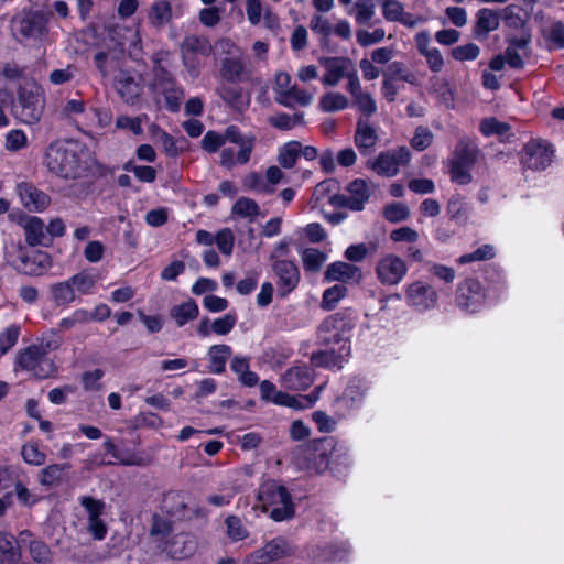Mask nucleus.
<instances>
[{
	"instance_id": "10",
	"label": "nucleus",
	"mask_w": 564,
	"mask_h": 564,
	"mask_svg": "<svg viewBox=\"0 0 564 564\" xmlns=\"http://www.w3.org/2000/svg\"><path fill=\"white\" fill-rule=\"evenodd\" d=\"M348 195L335 194L329 197V204L337 208H348L354 212H360L365 208L366 203L371 196L370 184L362 180L356 178L347 185Z\"/></svg>"
},
{
	"instance_id": "22",
	"label": "nucleus",
	"mask_w": 564,
	"mask_h": 564,
	"mask_svg": "<svg viewBox=\"0 0 564 564\" xmlns=\"http://www.w3.org/2000/svg\"><path fill=\"white\" fill-rule=\"evenodd\" d=\"M17 191L22 204L30 210L41 212L45 209L51 202L47 194L28 182L19 183Z\"/></svg>"
},
{
	"instance_id": "9",
	"label": "nucleus",
	"mask_w": 564,
	"mask_h": 564,
	"mask_svg": "<svg viewBox=\"0 0 564 564\" xmlns=\"http://www.w3.org/2000/svg\"><path fill=\"white\" fill-rule=\"evenodd\" d=\"M296 547L283 536H276L248 554L243 564H269L273 561L291 557L295 554Z\"/></svg>"
},
{
	"instance_id": "51",
	"label": "nucleus",
	"mask_w": 564,
	"mask_h": 564,
	"mask_svg": "<svg viewBox=\"0 0 564 564\" xmlns=\"http://www.w3.org/2000/svg\"><path fill=\"white\" fill-rule=\"evenodd\" d=\"M243 186L247 189L254 191L262 194H271L274 188L269 185L264 177L258 172H251L243 178Z\"/></svg>"
},
{
	"instance_id": "57",
	"label": "nucleus",
	"mask_w": 564,
	"mask_h": 564,
	"mask_svg": "<svg viewBox=\"0 0 564 564\" xmlns=\"http://www.w3.org/2000/svg\"><path fill=\"white\" fill-rule=\"evenodd\" d=\"M28 145L26 134L20 130L14 129L6 134L4 148L10 152H17Z\"/></svg>"
},
{
	"instance_id": "30",
	"label": "nucleus",
	"mask_w": 564,
	"mask_h": 564,
	"mask_svg": "<svg viewBox=\"0 0 564 564\" xmlns=\"http://www.w3.org/2000/svg\"><path fill=\"white\" fill-rule=\"evenodd\" d=\"M69 467L67 463L48 465L39 471L37 481L46 488L56 487L62 484L64 474Z\"/></svg>"
},
{
	"instance_id": "1",
	"label": "nucleus",
	"mask_w": 564,
	"mask_h": 564,
	"mask_svg": "<svg viewBox=\"0 0 564 564\" xmlns=\"http://www.w3.org/2000/svg\"><path fill=\"white\" fill-rule=\"evenodd\" d=\"M86 148L75 141L52 142L45 152L44 163L50 172L65 178L76 180L89 170Z\"/></svg>"
},
{
	"instance_id": "63",
	"label": "nucleus",
	"mask_w": 564,
	"mask_h": 564,
	"mask_svg": "<svg viewBox=\"0 0 564 564\" xmlns=\"http://www.w3.org/2000/svg\"><path fill=\"white\" fill-rule=\"evenodd\" d=\"M21 455L29 465L41 466L45 463V454L39 449L35 444H25L22 446Z\"/></svg>"
},
{
	"instance_id": "21",
	"label": "nucleus",
	"mask_w": 564,
	"mask_h": 564,
	"mask_svg": "<svg viewBox=\"0 0 564 564\" xmlns=\"http://www.w3.org/2000/svg\"><path fill=\"white\" fill-rule=\"evenodd\" d=\"M51 258L46 252L29 250L19 261L17 271L26 275H41L51 267Z\"/></svg>"
},
{
	"instance_id": "11",
	"label": "nucleus",
	"mask_w": 564,
	"mask_h": 564,
	"mask_svg": "<svg viewBox=\"0 0 564 564\" xmlns=\"http://www.w3.org/2000/svg\"><path fill=\"white\" fill-rule=\"evenodd\" d=\"M554 148L544 139L529 140L521 151V164L533 171L545 170L553 161Z\"/></svg>"
},
{
	"instance_id": "45",
	"label": "nucleus",
	"mask_w": 564,
	"mask_h": 564,
	"mask_svg": "<svg viewBox=\"0 0 564 564\" xmlns=\"http://www.w3.org/2000/svg\"><path fill=\"white\" fill-rule=\"evenodd\" d=\"M479 130L486 137H502L509 132L510 126L507 122L499 121L495 117H489L480 121Z\"/></svg>"
},
{
	"instance_id": "26",
	"label": "nucleus",
	"mask_w": 564,
	"mask_h": 564,
	"mask_svg": "<svg viewBox=\"0 0 564 564\" xmlns=\"http://www.w3.org/2000/svg\"><path fill=\"white\" fill-rule=\"evenodd\" d=\"M500 25V12L489 8H481L476 13V23L473 34L476 39H486L487 35Z\"/></svg>"
},
{
	"instance_id": "23",
	"label": "nucleus",
	"mask_w": 564,
	"mask_h": 564,
	"mask_svg": "<svg viewBox=\"0 0 564 564\" xmlns=\"http://www.w3.org/2000/svg\"><path fill=\"white\" fill-rule=\"evenodd\" d=\"M324 279L328 282L359 283L362 280V272L357 265L344 261H336L327 267Z\"/></svg>"
},
{
	"instance_id": "5",
	"label": "nucleus",
	"mask_w": 564,
	"mask_h": 564,
	"mask_svg": "<svg viewBox=\"0 0 564 564\" xmlns=\"http://www.w3.org/2000/svg\"><path fill=\"white\" fill-rule=\"evenodd\" d=\"M328 324L329 321L324 323L321 328L319 338L322 343L326 345L332 343L337 344L338 348L324 349L314 352L311 357V361L315 367L340 370L350 355V344L343 339L338 332H332L328 329Z\"/></svg>"
},
{
	"instance_id": "32",
	"label": "nucleus",
	"mask_w": 564,
	"mask_h": 564,
	"mask_svg": "<svg viewBox=\"0 0 564 564\" xmlns=\"http://www.w3.org/2000/svg\"><path fill=\"white\" fill-rule=\"evenodd\" d=\"M104 447L107 453L111 454V456L117 459L121 465L124 466H147L150 464V458L148 456H142L138 454H127L123 455L111 438L107 437L104 442Z\"/></svg>"
},
{
	"instance_id": "61",
	"label": "nucleus",
	"mask_w": 564,
	"mask_h": 564,
	"mask_svg": "<svg viewBox=\"0 0 564 564\" xmlns=\"http://www.w3.org/2000/svg\"><path fill=\"white\" fill-rule=\"evenodd\" d=\"M310 555L314 564L333 563L338 558L337 550L334 546H314Z\"/></svg>"
},
{
	"instance_id": "48",
	"label": "nucleus",
	"mask_w": 564,
	"mask_h": 564,
	"mask_svg": "<svg viewBox=\"0 0 564 564\" xmlns=\"http://www.w3.org/2000/svg\"><path fill=\"white\" fill-rule=\"evenodd\" d=\"M26 251L28 249L21 242H6L3 247V256L7 264L17 270L19 261L23 259Z\"/></svg>"
},
{
	"instance_id": "50",
	"label": "nucleus",
	"mask_w": 564,
	"mask_h": 564,
	"mask_svg": "<svg viewBox=\"0 0 564 564\" xmlns=\"http://www.w3.org/2000/svg\"><path fill=\"white\" fill-rule=\"evenodd\" d=\"M69 281L72 282L74 290H77L83 294H87L94 289L97 282V276L88 271H82L73 275Z\"/></svg>"
},
{
	"instance_id": "52",
	"label": "nucleus",
	"mask_w": 564,
	"mask_h": 564,
	"mask_svg": "<svg viewBox=\"0 0 564 564\" xmlns=\"http://www.w3.org/2000/svg\"><path fill=\"white\" fill-rule=\"evenodd\" d=\"M257 138L254 134L249 133L245 134L240 142L237 144L239 145V151L236 155L237 164H247L250 161L251 153L253 151L254 144H256Z\"/></svg>"
},
{
	"instance_id": "20",
	"label": "nucleus",
	"mask_w": 564,
	"mask_h": 564,
	"mask_svg": "<svg viewBox=\"0 0 564 564\" xmlns=\"http://www.w3.org/2000/svg\"><path fill=\"white\" fill-rule=\"evenodd\" d=\"M405 296L409 305L419 311L429 310L437 302L436 291L421 281L411 283L406 288Z\"/></svg>"
},
{
	"instance_id": "49",
	"label": "nucleus",
	"mask_w": 564,
	"mask_h": 564,
	"mask_svg": "<svg viewBox=\"0 0 564 564\" xmlns=\"http://www.w3.org/2000/svg\"><path fill=\"white\" fill-rule=\"evenodd\" d=\"M231 213L239 217H256L260 213L259 205L251 198L240 197L231 207Z\"/></svg>"
},
{
	"instance_id": "44",
	"label": "nucleus",
	"mask_w": 564,
	"mask_h": 564,
	"mask_svg": "<svg viewBox=\"0 0 564 564\" xmlns=\"http://www.w3.org/2000/svg\"><path fill=\"white\" fill-rule=\"evenodd\" d=\"M382 75H383L384 78H388V79L393 80V82L397 80V79H401V80H404V82H406L409 84H414L415 83L414 74L411 73L410 70H408L404 67L403 63L398 62V61L388 64V66L383 70Z\"/></svg>"
},
{
	"instance_id": "15",
	"label": "nucleus",
	"mask_w": 564,
	"mask_h": 564,
	"mask_svg": "<svg viewBox=\"0 0 564 564\" xmlns=\"http://www.w3.org/2000/svg\"><path fill=\"white\" fill-rule=\"evenodd\" d=\"M164 508L167 513L178 520H192L194 518H205L206 512L197 503L188 501L186 496L180 491H170L163 499Z\"/></svg>"
},
{
	"instance_id": "58",
	"label": "nucleus",
	"mask_w": 564,
	"mask_h": 564,
	"mask_svg": "<svg viewBox=\"0 0 564 564\" xmlns=\"http://www.w3.org/2000/svg\"><path fill=\"white\" fill-rule=\"evenodd\" d=\"M237 323V316L235 313H227L224 316L216 318L212 325V332L224 336L229 334Z\"/></svg>"
},
{
	"instance_id": "64",
	"label": "nucleus",
	"mask_w": 564,
	"mask_h": 564,
	"mask_svg": "<svg viewBox=\"0 0 564 564\" xmlns=\"http://www.w3.org/2000/svg\"><path fill=\"white\" fill-rule=\"evenodd\" d=\"M480 54V48L478 45L474 43H468L465 45L456 46L452 50V56L454 59L464 62V61H474Z\"/></svg>"
},
{
	"instance_id": "4",
	"label": "nucleus",
	"mask_w": 564,
	"mask_h": 564,
	"mask_svg": "<svg viewBox=\"0 0 564 564\" xmlns=\"http://www.w3.org/2000/svg\"><path fill=\"white\" fill-rule=\"evenodd\" d=\"M479 155L477 144L467 137L458 140L448 161L451 181L458 185H467L473 181L470 170Z\"/></svg>"
},
{
	"instance_id": "14",
	"label": "nucleus",
	"mask_w": 564,
	"mask_h": 564,
	"mask_svg": "<svg viewBox=\"0 0 564 564\" xmlns=\"http://www.w3.org/2000/svg\"><path fill=\"white\" fill-rule=\"evenodd\" d=\"M406 272L408 267L404 260L392 253L381 257L375 268L378 281L387 286L399 284Z\"/></svg>"
},
{
	"instance_id": "46",
	"label": "nucleus",
	"mask_w": 564,
	"mask_h": 564,
	"mask_svg": "<svg viewBox=\"0 0 564 564\" xmlns=\"http://www.w3.org/2000/svg\"><path fill=\"white\" fill-rule=\"evenodd\" d=\"M346 293L347 288L344 284H335L326 289L323 293L322 307L327 311L334 310Z\"/></svg>"
},
{
	"instance_id": "6",
	"label": "nucleus",
	"mask_w": 564,
	"mask_h": 564,
	"mask_svg": "<svg viewBox=\"0 0 564 564\" xmlns=\"http://www.w3.org/2000/svg\"><path fill=\"white\" fill-rule=\"evenodd\" d=\"M258 498L274 521L280 522L293 518L292 498L288 489L276 481L264 482L259 489Z\"/></svg>"
},
{
	"instance_id": "60",
	"label": "nucleus",
	"mask_w": 564,
	"mask_h": 564,
	"mask_svg": "<svg viewBox=\"0 0 564 564\" xmlns=\"http://www.w3.org/2000/svg\"><path fill=\"white\" fill-rule=\"evenodd\" d=\"M227 534L234 541H240L248 536L247 529L242 525L240 518L237 516H228L225 520Z\"/></svg>"
},
{
	"instance_id": "33",
	"label": "nucleus",
	"mask_w": 564,
	"mask_h": 564,
	"mask_svg": "<svg viewBox=\"0 0 564 564\" xmlns=\"http://www.w3.org/2000/svg\"><path fill=\"white\" fill-rule=\"evenodd\" d=\"M198 306L193 300L175 305L170 311L171 317L180 327L184 326L189 321L195 319L198 316Z\"/></svg>"
},
{
	"instance_id": "17",
	"label": "nucleus",
	"mask_w": 564,
	"mask_h": 564,
	"mask_svg": "<svg viewBox=\"0 0 564 564\" xmlns=\"http://www.w3.org/2000/svg\"><path fill=\"white\" fill-rule=\"evenodd\" d=\"M485 302V294L479 281L466 279L457 288L456 303L462 310L473 313L478 311Z\"/></svg>"
},
{
	"instance_id": "13",
	"label": "nucleus",
	"mask_w": 564,
	"mask_h": 564,
	"mask_svg": "<svg viewBox=\"0 0 564 564\" xmlns=\"http://www.w3.org/2000/svg\"><path fill=\"white\" fill-rule=\"evenodd\" d=\"M213 46L207 37L191 34L184 37L181 45V53L184 65L193 75H198L197 56L207 57L212 54Z\"/></svg>"
},
{
	"instance_id": "53",
	"label": "nucleus",
	"mask_w": 564,
	"mask_h": 564,
	"mask_svg": "<svg viewBox=\"0 0 564 564\" xmlns=\"http://www.w3.org/2000/svg\"><path fill=\"white\" fill-rule=\"evenodd\" d=\"M20 326L12 324L0 333V355L7 354L18 341Z\"/></svg>"
},
{
	"instance_id": "39",
	"label": "nucleus",
	"mask_w": 564,
	"mask_h": 564,
	"mask_svg": "<svg viewBox=\"0 0 564 564\" xmlns=\"http://www.w3.org/2000/svg\"><path fill=\"white\" fill-rule=\"evenodd\" d=\"M446 213L448 217L456 223H464L469 215L468 205L459 194L453 195L447 203Z\"/></svg>"
},
{
	"instance_id": "31",
	"label": "nucleus",
	"mask_w": 564,
	"mask_h": 564,
	"mask_svg": "<svg viewBox=\"0 0 564 564\" xmlns=\"http://www.w3.org/2000/svg\"><path fill=\"white\" fill-rule=\"evenodd\" d=\"M378 141L376 130L365 120L359 119L355 134V143L359 151L365 154L369 149L373 148Z\"/></svg>"
},
{
	"instance_id": "8",
	"label": "nucleus",
	"mask_w": 564,
	"mask_h": 564,
	"mask_svg": "<svg viewBox=\"0 0 564 564\" xmlns=\"http://www.w3.org/2000/svg\"><path fill=\"white\" fill-rule=\"evenodd\" d=\"M17 368L30 371L37 379H46L56 371L54 362L46 357V350L37 345H31L18 354Z\"/></svg>"
},
{
	"instance_id": "19",
	"label": "nucleus",
	"mask_w": 564,
	"mask_h": 564,
	"mask_svg": "<svg viewBox=\"0 0 564 564\" xmlns=\"http://www.w3.org/2000/svg\"><path fill=\"white\" fill-rule=\"evenodd\" d=\"M272 268L279 278L276 282L278 293L281 297H284L297 286L300 281L299 269L290 260H274Z\"/></svg>"
},
{
	"instance_id": "36",
	"label": "nucleus",
	"mask_w": 564,
	"mask_h": 564,
	"mask_svg": "<svg viewBox=\"0 0 564 564\" xmlns=\"http://www.w3.org/2000/svg\"><path fill=\"white\" fill-rule=\"evenodd\" d=\"M379 241L371 240L368 243L350 245L345 250V258L351 262H361L367 256L375 254L378 251Z\"/></svg>"
},
{
	"instance_id": "27",
	"label": "nucleus",
	"mask_w": 564,
	"mask_h": 564,
	"mask_svg": "<svg viewBox=\"0 0 564 564\" xmlns=\"http://www.w3.org/2000/svg\"><path fill=\"white\" fill-rule=\"evenodd\" d=\"M274 100L281 106L293 109L295 105L302 107L311 105L313 95L303 89H299L296 86H292L278 96H274Z\"/></svg>"
},
{
	"instance_id": "55",
	"label": "nucleus",
	"mask_w": 564,
	"mask_h": 564,
	"mask_svg": "<svg viewBox=\"0 0 564 564\" xmlns=\"http://www.w3.org/2000/svg\"><path fill=\"white\" fill-rule=\"evenodd\" d=\"M383 18L389 22H397L404 12V7L399 0H379Z\"/></svg>"
},
{
	"instance_id": "12",
	"label": "nucleus",
	"mask_w": 564,
	"mask_h": 564,
	"mask_svg": "<svg viewBox=\"0 0 564 564\" xmlns=\"http://www.w3.org/2000/svg\"><path fill=\"white\" fill-rule=\"evenodd\" d=\"M219 73L228 83H245L252 77L253 67L248 56L241 53L230 54L221 59Z\"/></svg>"
},
{
	"instance_id": "42",
	"label": "nucleus",
	"mask_w": 564,
	"mask_h": 564,
	"mask_svg": "<svg viewBox=\"0 0 564 564\" xmlns=\"http://www.w3.org/2000/svg\"><path fill=\"white\" fill-rule=\"evenodd\" d=\"M301 153V143L297 141L286 142L279 151L278 162L284 169H292Z\"/></svg>"
},
{
	"instance_id": "56",
	"label": "nucleus",
	"mask_w": 564,
	"mask_h": 564,
	"mask_svg": "<svg viewBox=\"0 0 564 564\" xmlns=\"http://www.w3.org/2000/svg\"><path fill=\"white\" fill-rule=\"evenodd\" d=\"M160 91L164 95L166 109L176 112L180 109L183 91L181 88L172 86H164L160 88Z\"/></svg>"
},
{
	"instance_id": "28",
	"label": "nucleus",
	"mask_w": 564,
	"mask_h": 564,
	"mask_svg": "<svg viewBox=\"0 0 564 564\" xmlns=\"http://www.w3.org/2000/svg\"><path fill=\"white\" fill-rule=\"evenodd\" d=\"M207 355L209 359V372L220 375L225 371L227 360L232 355V349L226 344L213 345L209 347Z\"/></svg>"
},
{
	"instance_id": "62",
	"label": "nucleus",
	"mask_w": 564,
	"mask_h": 564,
	"mask_svg": "<svg viewBox=\"0 0 564 564\" xmlns=\"http://www.w3.org/2000/svg\"><path fill=\"white\" fill-rule=\"evenodd\" d=\"M433 141V133L429 128L417 127L415 129L414 135L411 139V147L416 151H423L427 149Z\"/></svg>"
},
{
	"instance_id": "34",
	"label": "nucleus",
	"mask_w": 564,
	"mask_h": 564,
	"mask_svg": "<svg viewBox=\"0 0 564 564\" xmlns=\"http://www.w3.org/2000/svg\"><path fill=\"white\" fill-rule=\"evenodd\" d=\"M354 15L359 25H368L376 14V4L373 0H357L347 11Z\"/></svg>"
},
{
	"instance_id": "38",
	"label": "nucleus",
	"mask_w": 564,
	"mask_h": 564,
	"mask_svg": "<svg viewBox=\"0 0 564 564\" xmlns=\"http://www.w3.org/2000/svg\"><path fill=\"white\" fill-rule=\"evenodd\" d=\"M78 73L79 69L75 64H67L65 67L52 69L47 79L52 86H63L70 84Z\"/></svg>"
},
{
	"instance_id": "35",
	"label": "nucleus",
	"mask_w": 564,
	"mask_h": 564,
	"mask_svg": "<svg viewBox=\"0 0 564 564\" xmlns=\"http://www.w3.org/2000/svg\"><path fill=\"white\" fill-rule=\"evenodd\" d=\"M116 89L127 102L131 104L134 102L140 95L139 84L128 74L120 75L116 83Z\"/></svg>"
},
{
	"instance_id": "41",
	"label": "nucleus",
	"mask_w": 564,
	"mask_h": 564,
	"mask_svg": "<svg viewBox=\"0 0 564 564\" xmlns=\"http://www.w3.org/2000/svg\"><path fill=\"white\" fill-rule=\"evenodd\" d=\"M52 299L58 306L67 305L75 300V290L68 280L55 283L51 286Z\"/></svg>"
},
{
	"instance_id": "54",
	"label": "nucleus",
	"mask_w": 564,
	"mask_h": 564,
	"mask_svg": "<svg viewBox=\"0 0 564 564\" xmlns=\"http://www.w3.org/2000/svg\"><path fill=\"white\" fill-rule=\"evenodd\" d=\"M79 503L80 506L87 511L88 513V521L100 519L101 514L105 510V502L102 500L95 499L90 496H82L79 497Z\"/></svg>"
},
{
	"instance_id": "2",
	"label": "nucleus",
	"mask_w": 564,
	"mask_h": 564,
	"mask_svg": "<svg viewBox=\"0 0 564 564\" xmlns=\"http://www.w3.org/2000/svg\"><path fill=\"white\" fill-rule=\"evenodd\" d=\"M13 117L23 124L37 123L45 107V96L36 83L19 86L17 98L10 101Z\"/></svg>"
},
{
	"instance_id": "59",
	"label": "nucleus",
	"mask_w": 564,
	"mask_h": 564,
	"mask_svg": "<svg viewBox=\"0 0 564 564\" xmlns=\"http://www.w3.org/2000/svg\"><path fill=\"white\" fill-rule=\"evenodd\" d=\"M215 243L225 256H230L234 250L235 237L229 228H223L215 235Z\"/></svg>"
},
{
	"instance_id": "43",
	"label": "nucleus",
	"mask_w": 564,
	"mask_h": 564,
	"mask_svg": "<svg viewBox=\"0 0 564 564\" xmlns=\"http://www.w3.org/2000/svg\"><path fill=\"white\" fill-rule=\"evenodd\" d=\"M326 259L327 256L315 248H306L302 252L303 267L310 272H318Z\"/></svg>"
},
{
	"instance_id": "47",
	"label": "nucleus",
	"mask_w": 564,
	"mask_h": 564,
	"mask_svg": "<svg viewBox=\"0 0 564 564\" xmlns=\"http://www.w3.org/2000/svg\"><path fill=\"white\" fill-rule=\"evenodd\" d=\"M383 217L391 224H398L410 217V209L403 203H390L383 208Z\"/></svg>"
},
{
	"instance_id": "18",
	"label": "nucleus",
	"mask_w": 564,
	"mask_h": 564,
	"mask_svg": "<svg viewBox=\"0 0 564 564\" xmlns=\"http://www.w3.org/2000/svg\"><path fill=\"white\" fill-rule=\"evenodd\" d=\"M319 64L325 68L322 83L328 87H335L341 78H346L352 70L354 63L348 57H319Z\"/></svg>"
},
{
	"instance_id": "3",
	"label": "nucleus",
	"mask_w": 564,
	"mask_h": 564,
	"mask_svg": "<svg viewBox=\"0 0 564 564\" xmlns=\"http://www.w3.org/2000/svg\"><path fill=\"white\" fill-rule=\"evenodd\" d=\"M343 452L346 455V445L339 444L332 436L314 440L301 449L305 463L301 467L308 473L321 474L332 465V457H337Z\"/></svg>"
},
{
	"instance_id": "25",
	"label": "nucleus",
	"mask_w": 564,
	"mask_h": 564,
	"mask_svg": "<svg viewBox=\"0 0 564 564\" xmlns=\"http://www.w3.org/2000/svg\"><path fill=\"white\" fill-rule=\"evenodd\" d=\"M281 383L289 390H306L313 383V375L306 365L289 368L281 377Z\"/></svg>"
},
{
	"instance_id": "24",
	"label": "nucleus",
	"mask_w": 564,
	"mask_h": 564,
	"mask_svg": "<svg viewBox=\"0 0 564 564\" xmlns=\"http://www.w3.org/2000/svg\"><path fill=\"white\" fill-rule=\"evenodd\" d=\"M22 227L24 229L25 241L31 247L51 245L50 235H47L44 221L36 216H25Z\"/></svg>"
},
{
	"instance_id": "29",
	"label": "nucleus",
	"mask_w": 564,
	"mask_h": 564,
	"mask_svg": "<svg viewBox=\"0 0 564 564\" xmlns=\"http://www.w3.org/2000/svg\"><path fill=\"white\" fill-rule=\"evenodd\" d=\"M149 23L155 29H162L172 20V6L166 0L154 1L148 10Z\"/></svg>"
},
{
	"instance_id": "37",
	"label": "nucleus",
	"mask_w": 564,
	"mask_h": 564,
	"mask_svg": "<svg viewBox=\"0 0 564 564\" xmlns=\"http://www.w3.org/2000/svg\"><path fill=\"white\" fill-rule=\"evenodd\" d=\"M349 101L346 96L337 91L324 94L318 102V107L324 112H336L348 107Z\"/></svg>"
},
{
	"instance_id": "16",
	"label": "nucleus",
	"mask_w": 564,
	"mask_h": 564,
	"mask_svg": "<svg viewBox=\"0 0 564 564\" xmlns=\"http://www.w3.org/2000/svg\"><path fill=\"white\" fill-rule=\"evenodd\" d=\"M410 159L409 149L401 147L394 151L381 152L369 166L380 176L392 177L398 174L401 165L409 163Z\"/></svg>"
},
{
	"instance_id": "7",
	"label": "nucleus",
	"mask_w": 564,
	"mask_h": 564,
	"mask_svg": "<svg viewBox=\"0 0 564 564\" xmlns=\"http://www.w3.org/2000/svg\"><path fill=\"white\" fill-rule=\"evenodd\" d=\"M47 14L42 11L23 12L12 19L11 29L19 42L42 40L47 29Z\"/></svg>"
},
{
	"instance_id": "40",
	"label": "nucleus",
	"mask_w": 564,
	"mask_h": 564,
	"mask_svg": "<svg viewBox=\"0 0 564 564\" xmlns=\"http://www.w3.org/2000/svg\"><path fill=\"white\" fill-rule=\"evenodd\" d=\"M316 397L312 395H291L282 392L278 395L276 404L288 406L294 410H304L312 408L316 402Z\"/></svg>"
}]
</instances>
